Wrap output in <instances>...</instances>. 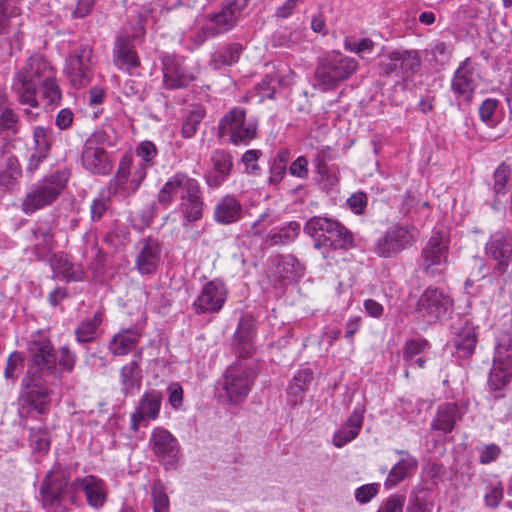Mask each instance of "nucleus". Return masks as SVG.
I'll list each match as a JSON object with an SVG mask.
<instances>
[{
  "mask_svg": "<svg viewBox=\"0 0 512 512\" xmlns=\"http://www.w3.org/2000/svg\"><path fill=\"white\" fill-rule=\"evenodd\" d=\"M28 368L24 381H36L44 377L61 379L63 373H71L77 362V355L63 345L55 349L51 340L37 332L28 343Z\"/></svg>",
  "mask_w": 512,
  "mask_h": 512,
  "instance_id": "f257e3e1",
  "label": "nucleus"
},
{
  "mask_svg": "<svg viewBox=\"0 0 512 512\" xmlns=\"http://www.w3.org/2000/svg\"><path fill=\"white\" fill-rule=\"evenodd\" d=\"M55 69L40 55L28 58L26 64L15 74L12 89L19 102L31 108L38 107L36 82L50 79Z\"/></svg>",
  "mask_w": 512,
  "mask_h": 512,
  "instance_id": "f03ea898",
  "label": "nucleus"
},
{
  "mask_svg": "<svg viewBox=\"0 0 512 512\" xmlns=\"http://www.w3.org/2000/svg\"><path fill=\"white\" fill-rule=\"evenodd\" d=\"M356 59L339 51H330L318 58L315 81L321 91H329L350 78L358 70Z\"/></svg>",
  "mask_w": 512,
  "mask_h": 512,
  "instance_id": "7ed1b4c3",
  "label": "nucleus"
},
{
  "mask_svg": "<svg viewBox=\"0 0 512 512\" xmlns=\"http://www.w3.org/2000/svg\"><path fill=\"white\" fill-rule=\"evenodd\" d=\"M157 154L158 151L153 142L142 141L139 143L136 148V155L140 158V162L133 166V171L131 172V159L125 157L120 162L115 177L116 185L127 194L134 193L145 179L147 170L154 165Z\"/></svg>",
  "mask_w": 512,
  "mask_h": 512,
  "instance_id": "20e7f679",
  "label": "nucleus"
},
{
  "mask_svg": "<svg viewBox=\"0 0 512 512\" xmlns=\"http://www.w3.org/2000/svg\"><path fill=\"white\" fill-rule=\"evenodd\" d=\"M304 232L314 238V247L329 245L332 249H348L353 245V235L336 220L314 216L304 226Z\"/></svg>",
  "mask_w": 512,
  "mask_h": 512,
  "instance_id": "39448f33",
  "label": "nucleus"
},
{
  "mask_svg": "<svg viewBox=\"0 0 512 512\" xmlns=\"http://www.w3.org/2000/svg\"><path fill=\"white\" fill-rule=\"evenodd\" d=\"M257 372L252 362L237 360L223 374L221 386L228 402L239 404L249 395Z\"/></svg>",
  "mask_w": 512,
  "mask_h": 512,
  "instance_id": "423d86ee",
  "label": "nucleus"
},
{
  "mask_svg": "<svg viewBox=\"0 0 512 512\" xmlns=\"http://www.w3.org/2000/svg\"><path fill=\"white\" fill-rule=\"evenodd\" d=\"M258 124L252 119H246V111L242 108H232L219 121L218 134L228 136L234 145H248L257 137Z\"/></svg>",
  "mask_w": 512,
  "mask_h": 512,
  "instance_id": "0eeeda50",
  "label": "nucleus"
},
{
  "mask_svg": "<svg viewBox=\"0 0 512 512\" xmlns=\"http://www.w3.org/2000/svg\"><path fill=\"white\" fill-rule=\"evenodd\" d=\"M66 182V175L59 172L38 182L24 198L22 211L25 214H32L51 205L64 190Z\"/></svg>",
  "mask_w": 512,
  "mask_h": 512,
  "instance_id": "6e6552de",
  "label": "nucleus"
},
{
  "mask_svg": "<svg viewBox=\"0 0 512 512\" xmlns=\"http://www.w3.org/2000/svg\"><path fill=\"white\" fill-rule=\"evenodd\" d=\"M416 229L413 226L396 223L376 241L374 252L383 258H393L413 245Z\"/></svg>",
  "mask_w": 512,
  "mask_h": 512,
  "instance_id": "1a4fd4ad",
  "label": "nucleus"
},
{
  "mask_svg": "<svg viewBox=\"0 0 512 512\" xmlns=\"http://www.w3.org/2000/svg\"><path fill=\"white\" fill-rule=\"evenodd\" d=\"M69 477L61 468L50 470L40 486V498L47 512H58L66 495Z\"/></svg>",
  "mask_w": 512,
  "mask_h": 512,
  "instance_id": "9d476101",
  "label": "nucleus"
},
{
  "mask_svg": "<svg viewBox=\"0 0 512 512\" xmlns=\"http://www.w3.org/2000/svg\"><path fill=\"white\" fill-rule=\"evenodd\" d=\"M199 182L185 173L177 172L171 176L160 189L157 195L158 202L165 208L178 198L183 202L196 193H200Z\"/></svg>",
  "mask_w": 512,
  "mask_h": 512,
  "instance_id": "9b49d317",
  "label": "nucleus"
},
{
  "mask_svg": "<svg viewBox=\"0 0 512 512\" xmlns=\"http://www.w3.org/2000/svg\"><path fill=\"white\" fill-rule=\"evenodd\" d=\"M453 308L452 298L437 287L429 286L419 296L416 311L428 320H439L447 316Z\"/></svg>",
  "mask_w": 512,
  "mask_h": 512,
  "instance_id": "f8f14e48",
  "label": "nucleus"
},
{
  "mask_svg": "<svg viewBox=\"0 0 512 512\" xmlns=\"http://www.w3.org/2000/svg\"><path fill=\"white\" fill-rule=\"evenodd\" d=\"M149 445L160 464L166 469L176 466L180 459V445L176 437L163 427H155L149 438Z\"/></svg>",
  "mask_w": 512,
  "mask_h": 512,
  "instance_id": "ddd939ff",
  "label": "nucleus"
},
{
  "mask_svg": "<svg viewBox=\"0 0 512 512\" xmlns=\"http://www.w3.org/2000/svg\"><path fill=\"white\" fill-rule=\"evenodd\" d=\"M92 48L83 45L66 60L65 73L70 84L79 89L87 86L92 78Z\"/></svg>",
  "mask_w": 512,
  "mask_h": 512,
  "instance_id": "4468645a",
  "label": "nucleus"
},
{
  "mask_svg": "<svg viewBox=\"0 0 512 512\" xmlns=\"http://www.w3.org/2000/svg\"><path fill=\"white\" fill-rule=\"evenodd\" d=\"M421 66V58L414 50H394L389 52L380 67L386 76L396 75L397 77L408 79Z\"/></svg>",
  "mask_w": 512,
  "mask_h": 512,
  "instance_id": "2eb2a0df",
  "label": "nucleus"
},
{
  "mask_svg": "<svg viewBox=\"0 0 512 512\" xmlns=\"http://www.w3.org/2000/svg\"><path fill=\"white\" fill-rule=\"evenodd\" d=\"M163 395L159 390L145 391L130 415L131 429L138 431L141 426H148L151 421L158 419L161 411Z\"/></svg>",
  "mask_w": 512,
  "mask_h": 512,
  "instance_id": "dca6fc26",
  "label": "nucleus"
},
{
  "mask_svg": "<svg viewBox=\"0 0 512 512\" xmlns=\"http://www.w3.org/2000/svg\"><path fill=\"white\" fill-rule=\"evenodd\" d=\"M247 6V0H233L223 4L220 11L209 15L206 30L212 35H220L235 27Z\"/></svg>",
  "mask_w": 512,
  "mask_h": 512,
  "instance_id": "f3484780",
  "label": "nucleus"
},
{
  "mask_svg": "<svg viewBox=\"0 0 512 512\" xmlns=\"http://www.w3.org/2000/svg\"><path fill=\"white\" fill-rule=\"evenodd\" d=\"M447 254V237L440 231L433 232L422 250V269L433 276L439 274L442 271L441 267L446 264Z\"/></svg>",
  "mask_w": 512,
  "mask_h": 512,
  "instance_id": "a211bd4d",
  "label": "nucleus"
},
{
  "mask_svg": "<svg viewBox=\"0 0 512 512\" xmlns=\"http://www.w3.org/2000/svg\"><path fill=\"white\" fill-rule=\"evenodd\" d=\"M511 347V339L508 335H504L502 343H498L496 347L493 366L489 375V385L493 390L502 389L512 377V357L511 355L503 356Z\"/></svg>",
  "mask_w": 512,
  "mask_h": 512,
  "instance_id": "6ab92c4d",
  "label": "nucleus"
},
{
  "mask_svg": "<svg viewBox=\"0 0 512 512\" xmlns=\"http://www.w3.org/2000/svg\"><path fill=\"white\" fill-rule=\"evenodd\" d=\"M227 288L220 280H212L205 284L193 306L197 313L218 312L227 299Z\"/></svg>",
  "mask_w": 512,
  "mask_h": 512,
  "instance_id": "aec40b11",
  "label": "nucleus"
},
{
  "mask_svg": "<svg viewBox=\"0 0 512 512\" xmlns=\"http://www.w3.org/2000/svg\"><path fill=\"white\" fill-rule=\"evenodd\" d=\"M144 329V323L121 329L110 339L108 350L114 356H126L132 352L135 354L139 349L137 346L144 335Z\"/></svg>",
  "mask_w": 512,
  "mask_h": 512,
  "instance_id": "412c9836",
  "label": "nucleus"
},
{
  "mask_svg": "<svg viewBox=\"0 0 512 512\" xmlns=\"http://www.w3.org/2000/svg\"><path fill=\"white\" fill-rule=\"evenodd\" d=\"M486 253L497 262V272L503 274L512 261V236L502 231L495 232L486 244Z\"/></svg>",
  "mask_w": 512,
  "mask_h": 512,
  "instance_id": "4be33fe9",
  "label": "nucleus"
},
{
  "mask_svg": "<svg viewBox=\"0 0 512 512\" xmlns=\"http://www.w3.org/2000/svg\"><path fill=\"white\" fill-rule=\"evenodd\" d=\"M195 79L194 74L185 66L184 61L173 56L163 59V84L167 89L186 87Z\"/></svg>",
  "mask_w": 512,
  "mask_h": 512,
  "instance_id": "5701e85b",
  "label": "nucleus"
},
{
  "mask_svg": "<svg viewBox=\"0 0 512 512\" xmlns=\"http://www.w3.org/2000/svg\"><path fill=\"white\" fill-rule=\"evenodd\" d=\"M162 249L158 240L144 238L138 244L135 266L142 275L153 274L161 262Z\"/></svg>",
  "mask_w": 512,
  "mask_h": 512,
  "instance_id": "b1692460",
  "label": "nucleus"
},
{
  "mask_svg": "<svg viewBox=\"0 0 512 512\" xmlns=\"http://www.w3.org/2000/svg\"><path fill=\"white\" fill-rule=\"evenodd\" d=\"M71 489L84 492L88 505L95 509L103 507L107 499L105 482L94 475L75 478Z\"/></svg>",
  "mask_w": 512,
  "mask_h": 512,
  "instance_id": "393cba45",
  "label": "nucleus"
},
{
  "mask_svg": "<svg viewBox=\"0 0 512 512\" xmlns=\"http://www.w3.org/2000/svg\"><path fill=\"white\" fill-rule=\"evenodd\" d=\"M478 78L479 76L470 64L469 59H466L455 71L451 81V89L455 94L470 102L477 87Z\"/></svg>",
  "mask_w": 512,
  "mask_h": 512,
  "instance_id": "a878e982",
  "label": "nucleus"
},
{
  "mask_svg": "<svg viewBox=\"0 0 512 512\" xmlns=\"http://www.w3.org/2000/svg\"><path fill=\"white\" fill-rule=\"evenodd\" d=\"M26 390L21 395L23 407H27L38 414H46L50 408L51 391L43 386L32 384L34 381H24Z\"/></svg>",
  "mask_w": 512,
  "mask_h": 512,
  "instance_id": "bb28decb",
  "label": "nucleus"
},
{
  "mask_svg": "<svg viewBox=\"0 0 512 512\" xmlns=\"http://www.w3.org/2000/svg\"><path fill=\"white\" fill-rule=\"evenodd\" d=\"M83 167L93 174L105 175L112 169L109 156L104 148L87 143L81 156Z\"/></svg>",
  "mask_w": 512,
  "mask_h": 512,
  "instance_id": "cd10ccee",
  "label": "nucleus"
},
{
  "mask_svg": "<svg viewBox=\"0 0 512 512\" xmlns=\"http://www.w3.org/2000/svg\"><path fill=\"white\" fill-rule=\"evenodd\" d=\"M113 62L119 69L125 71L139 66V57L128 36L116 37L113 47Z\"/></svg>",
  "mask_w": 512,
  "mask_h": 512,
  "instance_id": "c85d7f7f",
  "label": "nucleus"
},
{
  "mask_svg": "<svg viewBox=\"0 0 512 512\" xmlns=\"http://www.w3.org/2000/svg\"><path fill=\"white\" fill-rule=\"evenodd\" d=\"M363 420L364 409L361 407L355 408L345 423L334 433L333 445L337 448H342L354 440L362 428Z\"/></svg>",
  "mask_w": 512,
  "mask_h": 512,
  "instance_id": "c756f323",
  "label": "nucleus"
},
{
  "mask_svg": "<svg viewBox=\"0 0 512 512\" xmlns=\"http://www.w3.org/2000/svg\"><path fill=\"white\" fill-rule=\"evenodd\" d=\"M402 458L391 468L384 482L386 489H391L411 477L418 468V460L406 451H398Z\"/></svg>",
  "mask_w": 512,
  "mask_h": 512,
  "instance_id": "7c9ffc66",
  "label": "nucleus"
},
{
  "mask_svg": "<svg viewBox=\"0 0 512 512\" xmlns=\"http://www.w3.org/2000/svg\"><path fill=\"white\" fill-rule=\"evenodd\" d=\"M143 349H138L133 355L134 359L121 367L119 371L121 390L125 395L132 394L141 387L142 374L139 361L142 358Z\"/></svg>",
  "mask_w": 512,
  "mask_h": 512,
  "instance_id": "2f4dec72",
  "label": "nucleus"
},
{
  "mask_svg": "<svg viewBox=\"0 0 512 512\" xmlns=\"http://www.w3.org/2000/svg\"><path fill=\"white\" fill-rule=\"evenodd\" d=\"M242 215V205L234 196L222 197L214 208V219L217 223L228 225L237 222Z\"/></svg>",
  "mask_w": 512,
  "mask_h": 512,
  "instance_id": "473e14b6",
  "label": "nucleus"
},
{
  "mask_svg": "<svg viewBox=\"0 0 512 512\" xmlns=\"http://www.w3.org/2000/svg\"><path fill=\"white\" fill-rule=\"evenodd\" d=\"M460 418L461 414L455 403H443L437 409L436 416L431 423V428L444 433H450Z\"/></svg>",
  "mask_w": 512,
  "mask_h": 512,
  "instance_id": "72a5a7b5",
  "label": "nucleus"
},
{
  "mask_svg": "<svg viewBox=\"0 0 512 512\" xmlns=\"http://www.w3.org/2000/svg\"><path fill=\"white\" fill-rule=\"evenodd\" d=\"M211 161L214 172L207 177V184L212 187H218L231 172L232 158L228 153L217 150L212 154Z\"/></svg>",
  "mask_w": 512,
  "mask_h": 512,
  "instance_id": "f704fd0d",
  "label": "nucleus"
},
{
  "mask_svg": "<svg viewBox=\"0 0 512 512\" xmlns=\"http://www.w3.org/2000/svg\"><path fill=\"white\" fill-rule=\"evenodd\" d=\"M254 323L251 318H241L235 332L237 352L240 356H247L253 350Z\"/></svg>",
  "mask_w": 512,
  "mask_h": 512,
  "instance_id": "c9c22d12",
  "label": "nucleus"
},
{
  "mask_svg": "<svg viewBox=\"0 0 512 512\" xmlns=\"http://www.w3.org/2000/svg\"><path fill=\"white\" fill-rule=\"evenodd\" d=\"M300 229L298 222L290 221L279 228L272 229L267 235V242L270 246L289 244L299 236Z\"/></svg>",
  "mask_w": 512,
  "mask_h": 512,
  "instance_id": "e433bc0d",
  "label": "nucleus"
},
{
  "mask_svg": "<svg viewBox=\"0 0 512 512\" xmlns=\"http://www.w3.org/2000/svg\"><path fill=\"white\" fill-rule=\"evenodd\" d=\"M477 343L475 328L464 326L457 334L455 345L460 357L467 358L474 352Z\"/></svg>",
  "mask_w": 512,
  "mask_h": 512,
  "instance_id": "4c0bfd02",
  "label": "nucleus"
},
{
  "mask_svg": "<svg viewBox=\"0 0 512 512\" xmlns=\"http://www.w3.org/2000/svg\"><path fill=\"white\" fill-rule=\"evenodd\" d=\"M242 47L238 43L231 44L222 50L213 53L211 57V65L214 69H220L224 66H230L238 62Z\"/></svg>",
  "mask_w": 512,
  "mask_h": 512,
  "instance_id": "58836bf2",
  "label": "nucleus"
},
{
  "mask_svg": "<svg viewBox=\"0 0 512 512\" xmlns=\"http://www.w3.org/2000/svg\"><path fill=\"white\" fill-rule=\"evenodd\" d=\"M203 206L204 203L200 192L180 202L179 209L185 221L191 223L199 221L202 218Z\"/></svg>",
  "mask_w": 512,
  "mask_h": 512,
  "instance_id": "ea45409f",
  "label": "nucleus"
},
{
  "mask_svg": "<svg viewBox=\"0 0 512 512\" xmlns=\"http://www.w3.org/2000/svg\"><path fill=\"white\" fill-rule=\"evenodd\" d=\"M101 322L102 314L100 312H96L92 319L82 321L75 329V336L77 341L80 343L93 341Z\"/></svg>",
  "mask_w": 512,
  "mask_h": 512,
  "instance_id": "a19ab883",
  "label": "nucleus"
},
{
  "mask_svg": "<svg viewBox=\"0 0 512 512\" xmlns=\"http://www.w3.org/2000/svg\"><path fill=\"white\" fill-rule=\"evenodd\" d=\"M21 176V168L16 157H8L5 168L0 173V188L10 190Z\"/></svg>",
  "mask_w": 512,
  "mask_h": 512,
  "instance_id": "79ce46f5",
  "label": "nucleus"
},
{
  "mask_svg": "<svg viewBox=\"0 0 512 512\" xmlns=\"http://www.w3.org/2000/svg\"><path fill=\"white\" fill-rule=\"evenodd\" d=\"M432 509L433 503L426 489L420 488L411 493L406 512H432Z\"/></svg>",
  "mask_w": 512,
  "mask_h": 512,
  "instance_id": "37998d69",
  "label": "nucleus"
},
{
  "mask_svg": "<svg viewBox=\"0 0 512 512\" xmlns=\"http://www.w3.org/2000/svg\"><path fill=\"white\" fill-rule=\"evenodd\" d=\"M151 497L153 502V512H169L170 501L165 487L161 481H155L151 487Z\"/></svg>",
  "mask_w": 512,
  "mask_h": 512,
  "instance_id": "c03bdc74",
  "label": "nucleus"
},
{
  "mask_svg": "<svg viewBox=\"0 0 512 512\" xmlns=\"http://www.w3.org/2000/svg\"><path fill=\"white\" fill-rule=\"evenodd\" d=\"M52 130L43 126L34 128L33 139L35 151L41 152V157H47L51 147Z\"/></svg>",
  "mask_w": 512,
  "mask_h": 512,
  "instance_id": "a18cd8bd",
  "label": "nucleus"
},
{
  "mask_svg": "<svg viewBox=\"0 0 512 512\" xmlns=\"http://www.w3.org/2000/svg\"><path fill=\"white\" fill-rule=\"evenodd\" d=\"M33 235L35 239V246L41 252L52 249L54 235L52 233L51 227L46 224H38L37 227L33 230Z\"/></svg>",
  "mask_w": 512,
  "mask_h": 512,
  "instance_id": "49530a36",
  "label": "nucleus"
},
{
  "mask_svg": "<svg viewBox=\"0 0 512 512\" xmlns=\"http://www.w3.org/2000/svg\"><path fill=\"white\" fill-rule=\"evenodd\" d=\"M205 116V110L196 107L190 111L182 125V135L185 138H191L197 131V128Z\"/></svg>",
  "mask_w": 512,
  "mask_h": 512,
  "instance_id": "de8ad7c7",
  "label": "nucleus"
},
{
  "mask_svg": "<svg viewBox=\"0 0 512 512\" xmlns=\"http://www.w3.org/2000/svg\"><path fill=\"white\" fill-rule=\"evenodd\" d=\"M375 43L369 38H353L347 37L344 40V48L350 52L363 57L365 54H370L374 50Z\"/></svg>",
  "mask_w": 512,
  "mask_h": 512,
  "instance_id": "09e8293b",
  "label": "nucleus"
},
{
  "mask_svg": "<svg viewBox=\"0 0 512 512\" xmlns=\"http://www.w3.org/2000/svg\"><path fill=\"white\" fill-rule=\"evenodd\" d=\"M429 347L427 340H409L405 343L403 357L409 366H413V359L422 354Z\"/></svg>",
  "mask_w": 512,
  "mask_h": 512,
  "instance_id": "8fccbe9b",
  "label": "nucleus"
},
{
  "mask_svg": "<svg viewBox=\"0 0 512 512\" xmlns=\"http://www.w3.org/2000/svg\"><path fill=\"white\" fill-rule=\"evenodd\" d=\"M55 269L67 281H78L82 278V270L80 267L71 263L67 259L60 258Z\"/></svg>",
  "mask_w": 512,
  "mask_h": 512,
  "instance_id": "3c124183",
  "label": "nucleus"
},
{
  "mask_svg": "<svg viewBox=\"0 0 512 512\" xmlns=\"http://www.w3.org/2000/svg\"><path fill=\"white\" fill-rule=\"evenodd\" d=\"M511 169L505 163L498 166L494 173L493 191L496 195H504L510 179Z\"/></svg>",
  "mask_w": 512,
  "mask_h": 512,
  "instance_id": "603ef678",
  "label": "nucleus"
},
{
  "mask_svg": "<svg viewBox=\"0 0 512 512\" xmlns=\"http://www.w3.org/2000/svg\"><path fill=\"white\" fill-rule=\"evenodd\" d=\"M43 96L48 100L49 103L58 102L61 98V90L56 81V71L53 72V76L48 79L47 77L41 82Z\"/></svg>",
  "mask_w": 512,
  "mask_h": 512,
  "instance_id": "864d4df0",
  "label": "nucleus"
},
{
  "mask_svg": "<svg viewBox=\"0 0 512 512\" xmlns=\"http://www.w3.org/2000/svg\"><path fill=\"white\" fill-rule=\"evenodd\" d=\"M16 123V116L9 108L6 94L0 90V127L13 129Z\"/></svg>",
  "mask_w": 512,
  "mask_h": 512,
  "instance_id": "5fc2aeb1",
  "label": "nucleus"
},
{
  "mask_svg": "<svg viewBox=\"0 0 512 512\" xmlns=\"http://www.w3.org/2000/svg\"><path fill=\"white\" fill-rule=\"evenodd\" d=\"M24 357L21 352H13L7 359L6 368L4 371L5 378L12 379L16 377L23 369Z\"/></svg>",
  "mask_w": 512,
  "mask_h": 512,
  "instance_id": "6e6d98bb",
  "label": "nucleus"
},
{
  "mask_svg": "<svg viewBox=\"0 0 512 512\" xmlns=\"http://www.w3.org/2000/svg\"><path fill=\"white\" fill-rule=\"evenodd\" d=\"M30 446L34 451L45 453L50 446V440L46 431H32L30 434Z\"/></svg>",
  "mask_w": 512,
  "mask_h": 512,
  "instance_id": "4d7b16f0",
  "label": "nucleus"
},
{
  "mask_svg": "<svg viewBox=\"0 0 512 512\" xmlns=\"http://www.w3.org/2000/svg\"><path fill=\"white\" fill-rule=\"evenodd\" d=\"M405 504V496L391 495L377 510V512H402Z\"/></svg>",
  "mask_w": 512,
  "mask_h": 512,
  "instance_id": "13d9d810",
  "label": "nucleus"
},
{
  "mask_svg": "<svg viewBox=\"0 0 512 512\" xmlns=\"http://www.w3.org/2000/svg\"><path fill=\"white\" fill-rule=\"evenodd\" d=\"M378 484H365L357 488L355 491V498L360 503H368L378 493Z\"/></svg>",
  "mask_w": 512,
  "mask_h": 512,
  "instance_id": "bf43d9fd",
  "label": "nucleus"
},
{
  "mask_svg": "<svg viewBox=\"0 0 512 512\" xmlns=\"http://www.w3.org/2000/svg\"><path fill=\"white\" fill-rule=\"evenodd\" d=\"M289 173L297 178L306 179L308 177V161L304 156L295 159L290 167Z\"/></svg>",
  "mask_w": 512,
  "mask_h": 512,
  "instance_id": "052dcab7",
  "label": "nucleus"
},
{
  "mask_svg": "<svg viewBox=\"0 0 512 512\" xmlns=\"http://www.w3.org/2000/svg\"><path fill=\"white\" fill-rule=\"evenodd\" d=\"M434 60L441 65L446 64L451 56V50L444 42H436L432 48Z\"/></svg>",
  "mask_w": 512,
  "mask_h": 512,
  "instance_id": "680f3d73",
  "label": "nucleus"
},
{
  "mask_svg": "<svg viewBox=\"0 0 512 512\" xmlns=\"http://www.w3.org/2000/svg\"><path fill=\"white\" fill-rule=\"evenodd\" d=\"M503 496L504 493L501 485L491 486L484 496L486 506L496 508L502 501Z\"/></svg>",
  "mask_w": 512,
  "mask_h": 512,
  "instance_id": "e2e57ef3",
  "label": "nucleus"
},
{
  "mask_svg": "<svg viewBox=\"0 0 512 512\" xmlns=\"http://www.w3.org/2000/svg\"><path fill=\"white\" fill-rule=\"evenodd\" d=\"M498 101L496 99L487 98L479 107V115L483 122L489 123L497 108Z\"/></svg>",
  "mask_w": 512,
  "mask_h": 512,
  "instance_id": "0e129e2a",
  "label": "nucleus"
},
{
  "mask_svg": "<svg viewBox=\"0 0 512 512\" xmlns=\"http://www.w3.org/2000/svg\"><path fill=\"white\" fill-rule=\"evenodd\" d=\"M169 403L174 409H179L183 402V389L178 383H173L168 387Z\"/></svg>",
  "mask_w": 512,
  "mask_h": 512,
  "instance_id": "69168bd1",
  "label": "nucleus"
},
{
  "mask_svg": "<svg viewBox=\"0 0 512 512\" xmlns=\"http://www.w3.org/2000/svg\"><path fill=\"white\" fill-rule=\"evenodd\" d=\"M347 203L354 213L360 214L366 207L367 197L362 192L355 193L348 198Z\"/></svg>",
  "mask_w": 512,
  "mask_h": 512,
  "instance_id": "338daca9",
  "label": "nucleus"
},
{
  "mask_svg": "<svg viewBox=\"0 0 512 512\" xmlns=\"http://www.w3.org/2000/svg\"><path fill=\"white\" fill-rule=\"evenodd\" d=\"M501 453V449L496 444L487 445L480 453V462L482 464H489L495 461Z\"/></svg>",
  "mask_w": 512,
  "mask_h": 512,
  "instance_id": "774afa93",
  "label": "nucleus"
}]
</instances>
